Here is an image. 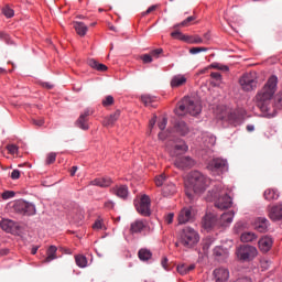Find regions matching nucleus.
Returning <instances> with one entry per match:
<instances>
[{
	"label": "nucleus",
	"mask_w": 282,
	"mask_h": 282,
	"mask_svg": "<svg viewBox=\"0 0 282 282\" xmlns=\"http://www.w3.org/2000/svg\"><path fill=\"white\" fill-rule=\"evenodd\" d=\"M236 254L240 261H252L258 254L257 247L250 245L240 246L237 249Z\"/></svg>",
	"instance_id": "8"
},
{
	"label": "nucleus",
	"mask_w": 282,
	"mask_h": 282,
	"mask_svg": "<svg viewBox=\"0 0 282 282\" xmlns=\"http://www.w3.org/2000/svg\"><path fill=\"white\" fill-rule=\"evenodd\" d=\"M104 208L105 210H113V208H116V203H113V200H106L104 203Z\"/></svg>",
	"instance_id": "45"
},
{
	"label": "nucleus",
	"mask_w": 282,
	"mask_h": 282,
	"mask_svg": "<svg viewBox=\"0 0 282 282\" xmlns=\"http://www.w3.org/2000/svg\"><path fill=\"white\" fill-rule=\"evenodd\" d=\"M149 224L147 220L138 219L130 225V235H140L143 230H147Z\"/></svg>",
	"instance_id": "14"
},
{
	"label": "nucleus",
	"mask_w": 282,
	"mask_h": 282,
	"mask_svg": "<svg viewBox=\"0 0 282 282\" xmlns=\"http://www.w3.org/2000/svg\"><path fill=\"white\" fill-rule=\"evenodd\" d=\"M74 29L76 31V33L78 34V36H85L87 34V25L83 22H75L74 23Z\"/></svg>",
	"instance_id": "30"
},
{
	"label": "nucleus",
	"mask_w": 282,
	"mask_h": 282,
	"mask_svg": "<svg viewBox=\"0 0 282 282\" xmlns=\"http://www.w3.org/2000/svg\"><path fill=\"white\" fill-rule=\"evenodd\" d=\"M113 195L120 197V199H127L129 197V187L127 185H117L111 189Z\"/></svg>",
	"instance_id": "18"
},
{
	"label": "nucleus",
	"mask_w": 282,
	"mask_h": 282,
	"mask_svg": "<svg viewBox=\"0 0 282 282\" xmlns=\"http://www.w3.org/2000/svg\"><path fill=\"white\" fill-rule=\"evenodd\" d=\"M158 120V117H154L150 120L149 122V129H153V127H155V122Z\"/></svg>",
	"instance_id": "62"
},
{
	"label": "nucleus",
	"mask_w": 282,
	"mask_h": 282,
	"mask_svg": "<svg viewBox=\"0 0 282 282\" xmlns=\"http://www.w3.org/2000/svg\"><path fill=\"white\" fill-rule=\"evenodd\" d=\"M263 196H264V199H267V202H274L279 199V191L273 188H268L264 192Z\"/></svg>",
	"instance_id": "28"
},
{
	"label": "nucleus",
	"mask_w": 282,
	"mask_h": 282,
	"mask_svg": "<svg viewBox=\"0 0 282 282\" xmlns=\"http://www.w3.org/2000/svg\"><path fill=\"white\" fill-rule=\"evenodd\" d=\"M141 101L143 102V105H145V107H149V105H151V102H155V97H153L151 95H142Z\"/></svg>",
	"instance_id": "38"
},
{
	"label": "nucleus",
	"mask_w": 282,
	"mask_h": 282,
	"mask_svg": "<svg viewBox=\"0 0 282 282\" xmlns=\"http://www.w3.org/2000/svg\"><path fill=\"white\" fill-rule=\"evenodd\" d=\"M4 17H7L8 19H12V17H14V10L6 7L3 10H2Z\"/></svg>",
	"instance_id": "48"
},
{
	"label": "nucleus",
	"mask_w": 282,
	"mask_h": 282,
	"mask_svg": "<svg viewBox=\"0 0 282 282\" xmlns=\"http://www.w3.org/2000/svg\"><path fill=\"white\" fill-rule=\"evenodd\" d=\"M176 116H199L202 113V101L195 97H184L175 109Z\"/></svg>",
	"instance_id": "3"
},
{
	"label": "nucleus",
	"mask_w": 282,
	"mask_h": 282,
	"mask_svg": "<svg viewBox=\"0 0 282 282\" xmlns=\"http://www.w3.org/2000/svg\"><path fill=\"white\" fill-rule=\"evenodd\" d=\"M0 228L4 230V232H12L17 228V224L14 220L2 219L0 223Z\"/></svg>",
	"instance_id": "24"
},
{
	"label": "nucleus",
	"mask_w": 282,
	"mask_h": 282,
	"mask_svg": "<svg viewBox=\"0 0 282 282\" xmlns=\"http://www.w3.org/2000/svg\"><path fill=\"white\" fill-rule=\"evenodd\" d=\"M138 257L140 261H149L151 257H153V253L149 249H140L138 251Z\"/></svg>",
	"instance_id": "31"
},
{
	"label": "nucleus",
	"mask_w": 282,
	"mask_h": 282,
	"mask_svg": "<svg viewBox=\"0 0 282 282\" xmlns=\"http://www.w3.org/2000/svg\"><path fill=\"white\" fill-rule=\"evenodd\" d=\"M215 197H217L215 206L219 208V210H226L232 206V198L228 195V192L221 189L220 186L216 187Z\"/></svg>",
	"instance_id": "6"
},
{
	"label": "nucleus",
	"mask_w": 282,
	"mask_h": 282,
	"mask_svg": "<svg viewBox=\"0 0 282 282\" xmlns=\"http://www.w3.org/2000/svg\"><path fill=\"white\" fill-rule=\"evenodd\" d=\"M269 219H271V221H282V204L272 206L269 209Z\"/></svg>",
	"instance_id": "15"
},
{
	"label": "nucleus",
	"mask_w": 282,
	"mask_h": 282,
	"mask_svg": "<svg viewBox=\"0 0 282 282\" xmlns=\"http://www.w3.org/2000/svg\"><path fill=\"white\" fill-rule=\"evenodd\" d=\"M113 102H115L113 96L108 95L102 99L101 105L102 107H111Z\"/></svg>",
	"instance_id": "39"
},
{
	"label": "nucleus",
	"mask_w": 282,
	"mask_h": 282,
	"mask_svg": "<svg viewBox=\"0 0 282 282\" xmlns=\"http://www.w3.org/2000/svg\"><path fill=\"white\" fill-rule=\"evenodd\" d=\"M278 85L279 78L273 75L269 77L264 86L256 95V105L265 118H274L279 109H282V90L276 94ZM274 94H276L275 98ZM272 98H274V105L271 102Z\"/></svg>",
	"instance_id": "1"
},
{
	"label": "nucleus",
	"mask_w": 282,
	"mask_h": 282,
	"mask_svg": "<svg viewBox=\"0 0 282 282\" xmlns=\"http://www.w3.org/2000/svg\"><path fill=\"white\" fill-rule=\"evenodd\" d=\"M2 199H12L14 197V192L13 191H7L1 194Z\"/></svg>",
	"instance_id": "51"
},
{
	"label": "nucleus",
	"mask_w": 282,
	"mask_h": 282,
	"mask_svg": "<svg viewBox=\"0 0 282 282\" xmlns=\"http://www.w3.org/2000/svg\"><path fill=\"white\" fill-rule=\"evenodd\" d=\"M194 216H195V213L193 212V207H184L178 213V217H177L178 225L182 226V224H188V221H192Z\"/></svg>",
	"instance_id": "12"
},
{
	"label": "nucleus",
	"mask_w": 282,
	"mask_h": 282,
	"mask_svg": "<svg viewBox=\"0 0 282 282\" xmlns=\"http://www.w3.org/2000/svg\"><path fill=\"white\" fill-rule=\"evenodd\" d=\"M210 186V178L206 177L199 171H193L189 173L188 185H186L185 195L189 199V204H193L197 199V195H202Z\"/></svg>",
	"instance_id": "2"
},
{
	"label": "nucleus",
	"mask_w": 282,
	"mask_h": 282,
	"mask_svg": "<svg viewBox=\"0 0 282 282\" xmlns=\"http://www.w3.org/2000/svg\"><path fill=\"white\" fill-rule=\"evenodd\" d=\"M94 115V110L91 108H87L84 112L80 113L79 118L76 120L75 124L78 129L83 131H89V116Z\"/></svg>",
	"instance_id": "10"
},
{
	"label": "nucleus",
	"mask_w": 282,
	"mask_h": 282,
	"mask_svg": "<svg viewBox=\"0 0 282 282\" xmlns=\"http://www.w3.org/2000/svg\"><path fill=\"white\" fill-rule=\"evenodd\" d=\"M7 151L11 154L14 155L15 153H19V147L14 144H9L7 145Z\"/></svg>",
	"instance_id": "46"
},
{
	"label": "nucleus",
	"mask_w": 282,
	"mask_h": 282,
	"mask_svg": "<svg viewBox=\"0 0 282 282\" xmlns=\"http://www.w3.org/2000/svg\"><path fill=\"white\" fill-rule=\"evenodd\" d=\"M175 129L181 135H186L188 133V126H186V122L184 121L176 123Z\"/></svg>",
	"instance_id": "35"
},
{
	"label": "nucleus",
	"mask_w": 282,
	"mask_h": 282,
	"mask_svg": "<svg viewBox=\"0 0 282 282\" xmlns=\"http://www.w3.org/2000/svg\"><path fill=\"white\" fill-rule=\"evenodd\" d=\"M240 240L243 243H249L250 241L257 240V235L252 231H246L241 235Z\"/></svg>",
	"instance_id": "33"
},
{
	"label": "nucleus",
	"mask_w": 282,
	"mask_h": 282,
	"mask_svg": "<svg viewBox=\"0 0 282 282\" xmlns=\"http://www.w3.org/2000/svg\"><path fill=\"white\" fill-rule=\"evenodd\" d=\"M216 221H217V218L215 216L207 214L204 218V226L207 229L214 228Z\"/></svg>",
	"instance_id": "32"
},
{
	"label": "nucleus",
	"mask_w": 282,
	"mask_h": 282,
	"mask_svg": "<svg viewBox=\"0 0 282 282\" xmlns=\"http://www.w3.org/2000/svg\"><path fill=\"white\" fill-rule=\"evenodd\" d=\"M167 122L169 120L166 119V117H163L162 120L159 122V129L161 131H164V129H166Z\"/></svg>",
	"instance_id": "54"
},
{
	"label": "nucleus",
	"mask_w": 282,
	"mask_h": 282,
	"mask_svg": "<svg viewBox=\"0 0 282 282\" xmlns=\"http://www.w3.org/2000/svg\"><path fill=\"white\" fill-rule=\"evenodd\" d=\"M88 65L93 69H97V72H107V65L100 64L98 61L94 58L88 59Z\"/></svg>",
	"instance_id": "29"
},
{
	"label": "nucleus",
	"mask_w": 282,
	"mask_h": 282,
	"mask_svg": "<svg viewBox=\"0 0 282 282\" xmlns=\"http://www.w3.org/2000/svg\"><path fill=\"white\" fill-rule=\"evenodd\" d=\"M228 121L230 122V124H234V127H237V124H241V116L232 111L228 115Z\"/></svg>",
	"instance_id": "34"
},
{
	"label": "nucleus",
	"mask_w": 282,
	"mask_h": 282,
	"mask_svg": "<svg viewBox=\"0 0 282 282\" xmlns=\"http://www.w3.org/2000/svg\"><path fill=\"white\" fill-rule=\"evenodd\" d=\"M13 210L15 213H19V215H24L26 217H32V215H36V206L23 199L17 200L13 204Z\"/></svg>",
	"instance_id": "7"
},
{
	"label": "nucleus",
	"mask_w": 282,
	"mask_h": 282,
	"mask_svg": "<svg viewBox=\"0 0 282 282\" xmlns=\"http://www.w3.org/2000/svg\"><path fill=\"white\" fill-rule=\"evenodd\" d=\"M212 69H220L221 72H228V66H220L219 64H212L209 66Z\"/></svg>",
	"instance_id": "55"
},
{
	"label": "nucleus",
	"mask_w": 282,
	"mask_h": 282,
	"mask_svg": "<svg viewBox=\"0 0 282 282\" xmlns=\"http://www.w3.org/2000/svg\"><path fill=\"white\" fill-rule=\"evenodd\" d=\"M19 177H21V172L19 170H13L11 173V178L19 180Z\"/></svg>",
	"instance_id": "60"
},
{
	"label": "nucleus",
	"mask_w": 282,
	"mask_h": 282,
	"mask_svg": "<svg viewBox=\"0 0 282 282\" xmlns=\"http://www.w3.org/2000/svg\"><path fill=\"white\" fill-rule=\"evenodd\" d=\"M93 186H99L100 188H107L111 186L112 181L110 177H100L91 182Z\"/></svg>",
	"instance_id": "25"
},
{
	"label": "nucleus",
	"mask_w": 282,
	"mask_h": 282,
	"mask_svg": "<svg viewBox=\"0 0 282 282\" xmlns=\"http://www.w3.org/2000/svg\"><path fill=\"white\" fill-rule=\"evenodd\" d=\"M120 118V110H116L112 115L104 119L105 127H113L118 119Z\"/></svg>",
	"instance_id": "23"
},
{
	"label": "nucleus",
	"mask_w": 282,
	"mask_h": 282,
	"mask_svg": "<svg viewBox=\"0 0 282 282\" xmlns=\"http://www.w3.org/2000/svg\"><path fill=\"white\" fill-rule=\"evenodd\" d=\"M192 21H195V17L193 15L188 17L182 23L175 25L174 28H186V25H188V23H191Z\"/></svg>",
	"instance_id": "43"
},
{
	"label": "nucleus",
	"mask_w": 282,
	"mask_h": 282,
	"mask_svg": "<svg viewBox=\"0 0 282 282\" xmlns=\"http://www.w3.org/2000/svg\"><path fill=\"white\" fill-rule=\"evenodd\" d=\"M214 276L216 282H226L228 279H230V271H228L226 268H218L214 270Z\"/></svg>",
	"instance_id": "16"
},
{
	"label": "nucleus",
	"mask_w": 282,
	"mask_h": 282,
	"mask_svg": "<svg viewBox=\"0 0 282 282\" xmlns=\"http://www.w3.org/2000/svg\"><path fill=\"white\" fill-rule=\"evenodd\" d=\"M32 124L35 127H43L45 124V119L39 118V119H32Z\"/></svg>",
	"instance_id": "50"
},
{
	"label": "nucleus",
	"mask_w": 282,
	"mask_h": 282,
	"mask_svg": "<svg viewBox=\"0 0 282 282\" xmlns=\"http://www.w3.org/2000/svg\"><path fill=\"white\" fill-rule=\"evenodd\" d=\"M135 207L139 215L149 217L151 215V198L147 195H143L139 205H135Z\"/></svg>",
	"instance_id": "11"
},
{
	"label": "nucleus",
	"mask_w": 282,
	"mask_h": 282,
	"mask_svg": "<svg viewBox=\"0 0 282 282\" xmlns=\"http://www.w3.org/2000/svg\"><path fill=\"white\" fill-rule=\"evenodd\" d=\"M199 52H208L207 47H192L189 53L192 54H199Z\"/></svg>",
	"instance_id": "52"
},
{
	"label": "nucleus",
	"mask_w": 282,
	"mask_h": 282,
	"mask_svg": "<svg viewBox=\"0 0 282 282\" xmlns=\"http://www.w3.org/2000/svg\"><path fill=\"white\" fill-rule=\"evenodd\" d=\"M174 217H175V214H173V213L167 214L165 216V223L169 224V225L173 224Z\"/></svg>",
	"instance_id": "56"
},
{
	"label": "nucleus",
	"mask_w": 282,
	"mask_h": 282,
	"mask_svg": "<svg viewBox=\"0 0 282 282\" xmlns=\"http://www.w3.org/2000/svg\"><path fill=\"white\" fill-rule=\"evenodd\" d=\"M169 263V259L167 258H163L161 261V265H163V268L166 270V264Z\"/></svg>",
	"instance_id": "64"
},
{
	"label": "nucleus",
	"mask_w": 282,
	"mask_h": 282,
	"mask_svg": "<svg viewBox=\"0 0 282 282\" xmlns=\"http://www.w3.org/2000/svg\"><path fill=\"white\" fill-rule=\"evenodd\" d=\"M272 243H273L272 238L265 236L259 240L258 246L261 252H270L272 248Z\"/></svg>",
	"instance_id": "19"
},
{
	"label": "nucleus",
	"mask_w": 282,
	"mask_h": 282,
	"mask_svg": "<svg viewBox=\"0 0 282 282\" xmlns=\"http://www.w3.org/2000/svg\"><path fill=\"white\" fill-rule=\"evenodd\" d=\"M155 10H158V6H151L150 8H148V10L143 13V17L147 14H151V12H155Z\"/></svg>",
	"instance_id": "61"
},
{
	"label": "nucleus",
	"mask_w": 282,
	"mask_h": 282,
	"mask_svg": "<svg viewBox=\"0 0 282 282\" xmlns=\"http://www.w3.org/2000/svg\"><path fill=\"white\" fill-rule=\"evenodd\" d=\"M94 230H102V220H97L93 225Z\"/></svg>",
	"instance_id": "59"
},
{
	"label": "nucleus",
	"mask_w": 282,
	"mask_h": 282,
	"mask_svg": "<svg viewBox=\"0 0 282 282\" xmlns=\"http://www.w3.org/2000/svg\"><path fill=\"white\" fill-rule=\"evenodd\" d=\"M177 243L183 246V248L191 250L192 248H195L197 243H199V234H197V231L191 227H185L180 235Z\"/></svg>",
	"instance_id": "4"
},
{
	"label": "nucleus",
	"mask_w": 282,
	"mask_h": 282,
	"mask_svg": "<svg viewBox=\"0 0 282 282\" xmlns=\"http://www.w3.org/2000/svg\"><path fill=\"white\" fill-rule=\"evenodd\" d=\"M140 58L144 64L153 63V57H151V53L150 54H143V55L140 56Z\"/></svg>",
	"instance_id": "47"
},
{
	"label": "nucleus",
	"mask_w": 282,
	"mask_h": 282,
	"mask_svg": "<svg viewBox=\"0 0 282 282\" xmlns=\"http://www.w3.org/2000/svg\"><path fill=\"white\" fill-rule=\"evenodd\" d=\"M75 261L78 268H87V258L83 254L76 256Z\"/></svg>",
	"instance_id": "37"
},
{
	"label": "nucleus",
	"mask_w": 282,
	"mask_h": 282,
	"mask_svg": "<svg viewBox=\"0 0 282 282\" xmlns=\"http://www.w3.org/2000/svg\"><path fill=\"white\" fill-rule=\"evenodd\" d=\"M210 77L214 78V80H221V73L213 72V73H210Z\"/></svg>",
	"instance_id": "58"
},
{
	"label": "nucleus",
	"mask_w": 282,
	"mask_h": 282,
	"mask_svg": "<svg viewBox=\"0 0 282 282\" xmlns=\"http://www.w3.org/2000/svg\"><path fill=\"white\" fill-rule=\"evenodd\" d=\"M177 273L178 274H188V271H187V265L186 264H181L177 267Z\"/></svg>",
	"instance_id": "53"
},
{
	"label": "nucleus",
	"mask_w": 282,
	"mask_h": 282,
	"mask_svg": "<svg viewBox=\"0 0 282 282\" xmlns=\"http://www.w3.org/2000/svg\"><path fill=\"white\" fill-rule=\"evenodd\" d=\"M214 254H215L216 257H223V256H224V249H223L221 247H216V248L214 249Z\"/></svg>",
	"instance_id": "57"
},
{
	"label": "nucleus",
	"mask_w": 282,
	"mask_h": 282,
	"mask_svg": "<svg viewBox=\"0 0 282 282\" xmlns=\"http://www.w3.org/2000/svg\"><path fill=\"white\" fill-rule=\"evenodd\" d=\"M270 226V220L265 217H259L254 221V228L258 232H268V227Z\"/></svg>",
	"instance_id": "17"
},
{
	"label": "nucleus",
	"mask_w": 282,
	"mask_h": 282,
	"mask_svg": "<svg viewBox=\"0 0 282 282\" xmlns=\"http://www.w3.org/2000/svg\"><path fill=\"white\" fill-rule=\"evenodd\" d=\"M162 52H164V50L162 48H156L150 52V55L152 58H160V54H162Z\"/></svg>",
	"instance_id": "49"
},
{
	"label": "nucleus",
	"mask_w": 282,
	"mask_h": 282,
	"mask_svg": "<svg viewBox=\"0 0 282 282\" xmlns=\"http://www.w3.org/2000/svg\"><path fill=\"white\" fill-rule=\"evenodd\" d=\"M234 218H235V212L230 210V212L224 213L220 216L221 226H224V227L230 226V224H232Z\"/></svg>",
	"instance_id": "26"
},
{
	"label": "nucleus",
	"mask_w": 282,
	"mask_h": 282,
	"mask_svg": "<svg viewBox=\"0 0 282 282\" xmlns=\"http://www.w3.org/2000/svg\"><path fill=\"white\" fill-rule=\"evenodd\" d=\"M171 37L172 39H178V41H186L187 40V37L184 34H182V32H180V31L172 32Z\"/></svg>",
	"instance_id": "41"
},
{
	"label": "nucleus",
	"mask_w": 282,
	"mask_h": 282,
	"mask_svg": "<svg viewBox=\"0 0 282 282\" xmlns=\"http://www.w3.org/2000/svg\"><path fill=\"white\" fill-rule=\"evenodd\" d=\"M76 171H78V166H73L70 169V176L74 177L76 175Z\"/></svg>",
	"instance_id": "63"
},
{
	"label": "nucleus",
	"mask_w": 282,
	"mask_h": 282,
	"mask_svg": "<svg viewBox=\"0 0 282 282\" xmlns=\"http://www.w3.org/2000/svg\"><path fill=\"white\" fill-rule=\"evenodd\" d=\"M177 169H193L195 166V161L189 156H178L174 161Z\"/></svg>",
	"instance_id": "13"
},
{
	"label": "nucleus",
	"mask_w": 282,
	"mask_h": 282,
	"mask_svg": "<svg viewBox=\"0 0 282 282\" xmlns=\"http://www.w3.org/2000/svg\"><path fill=\"white\" fill-rule=\"evenodd\" d=\"M162 193L164 197H171V195H175V193H177V187L175 186V184H173V182L169 181L163 186Z\"/></svg>",
	"instance_id": "22"
},
{
	"label": "nucleus",
	"mask_w": 282,
	"mask_h": 282,
	"mask_svg": "<svg viewBox=\"0 0 282 282\" xmlns=\"http://www.w3.org/2000/svg\"><path fill=\"white\" fill-rule=\"evenodd\" d=\"M186 42L199 44V43H204V40L199 35H195V36L187 37Z\"/></svg>",
	"instance_id": "42"
},
{
	"label": "nucleus",
	"mask_w": 282,
	"mask_h": 282,
	"mask_svg": "<svg viewBox=\"0 0 282 282\" xmlns=\"http://www.w3.org/2000/svg\"><path fill=\"white\" fill-rule=\"evenodd\" d=\"M56 246H51L46 251V258L43 260V263H50L56 259V252H57Z\"/></svg>",
	"instance_id": "27"
},
{
	"label": "nucleus",
	"mask_w": 282,
	"mask_h": 282,
	"mask_svg": "<svg viewBox=\"0 0 282 282\" xmlns=\"http://www.w3.org/2000/svg\"><path fill=\"white\" fill-rule=\"evenodd\" d=\"M214 239L213 238H206L204 241H203V250L204 252H208V250L210 249V247L213 246L214 243Z\"/></svg>",
	"instance_id": "40"
},
{
	"label": "nucleus",
	"mask_w": 282,
	"mask_h": 282,
	"mask_svg": "<svg viewBox=\"0 0 282 282\" xmlns=\"http://www.w3.org/2000/svg\"><path fill=\"white\" fill-rule=\"evenodd\" d=\"M187 80L184 75H175L172 77L170 85L173 89H176L177 87H184Z\"/></svg>",
	"instance_id": "20"
},
{
	"label": "nucleus",
	"mask_w": 282,
	"mask_h": 282,
	"mask_svg": "<svg viewBox=\"0 0 282 282\" xmlns=\"http://www.w3.org/2000/svg\"><path fill=\"white\" fill-rule=\"evenodd\" d=\"M156 186H163L169 182V177H166V174H161L154 178Z\"/></svg>",
	"instance_id": "36"
},
{
	"label": "nucleus",
	"mask_w": 282,
	"mask_h": 282,
	"mask_svg": "<svg viewBox=\"0 0 282 282\" xmlns=\"http://www.w3.org/2000/svg\"><path fill=\"white\" fill-rule=\"evenodd\" d=\"M56 162V152H51L46 156V164H54Z\"/></svg>",
	"instance_id": "44"
},
{
	"label": "nucleus",
	"mask_w": 282,
	"mask_h": 282,
	"mask_svg": "<svg viewBox=\"0 0 282 282\" xmlns=\"http://www.w3.org/2000/svg\"><path fill=\"white\" fill-rule=\"evenodd\" d=\"M239 85L243 91H254L259 87V74L257 72L245 73L239 79Z\"/></svg>",
	"instance_id": "5"
},
{
	"label": "nucleus",
	"mask_w": 282,
	"mask_h": 282,
	"mask_svg": "<svg viewBox=\"0 0 282 282\" xmlns=\"http://www.w3.org/2000/svg\"><path fill=\"white\" fill-rule=\"evenodd\" d=\"M188 151V145L184 141H176L172 145L171 153L172 155H177V153H184Z\"/></svg>",
	"instance_id": "21"
},
{
	"label": "nucleus",
	"mask_w": 282,
	"mask_h": 282,
	"mask_svg": "<svg viewBox=\"0 0 282 282\" xmlns=\"http://www.w3.org/2000/svg\"><path fill=\"white\" fill-rule=\"evenodd\" d=\"M208 171H212V173H225V171H228V161L224 159H213L207 164Z\"/></svg>",
	"instance_id": "9"
}]
</instances>
